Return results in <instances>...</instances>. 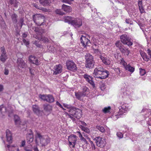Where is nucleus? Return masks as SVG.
<instances>
[{"instance_id": "31", "label": "nucleus", "mask_w": 151, "mask_h": 151, "mask_svg": "<svg viewBox=\"0 0 151 151\" xmlns=\"http://www.w3.org/2000/svg\"><path fill=\"white\" fill-rule=\"evenodd\" d=\"M126 70H128L129 72L133 73L134 70V68L131 66L129 64L127 65V66H126Z\"/></svg>"}, {"instance_id": "18", "label": "nucleus", "mask_w": 151, "mask_h": 151, "mask_svg": "<svg viewBox=\"0 0 151 151\" xmlns=\"http://www.w3.org/2000/svg\"><path fill=\"white\" fill-rule=\"evenodd\" d=\"M54 0H39L40 4L44 6H47L50 5L52 1Z\"/></svg>"}, {"instance_id": "19", "label": "nucleus", "mask_w": 151, "mask_h": 151, "mask_svg": "<svg viewBox=\"0 0 151 151\" xmlns=\"http://www.w3.org/2000/svg\"><path fill=\"white\" fill-rule=\"evenodd\" d=\"M62 9L67 13L70 12L72 10V8L70 6L64 4L62 5Z\"/></svg>"}, {"instance_id": "41", "label": "nucleus", "mask_w": 151, "mask_h": 151, "mask_svg": "<svg viewBox=\"0 0 151 151\" xmlns=\"http://www.w3.org/2000/svg\"><path fill=\"white\" fill-rule=\"evenodd\" d=\"M33 44L38 47H40L41 46V44L39 43V42L38 41H35L33 43Z\"/></svg>"}, {"instance_id": "5", "label": "nucleus", "mask_w": 151, "mask_h": 151, "mask_svg": "<svg viewBox=\"0 0 151 151\" xmlns=\"http://www.w3.org/2000/svg\"><path fill=\"white\" fill-rule=\"evenodd\" d=\"M34 22L38 25H43L44 22L45 17L40 14H36L32 16Z\"/></svg>"}, {"instance_id": "63", "label": "nucleus", "mask_w": 151, "mask_h": 151, "mask_svg": "<svg viewBox=\"0 0 151 151\" xmlns=\"http://www.w3.org/2000/svg\"><path fill=\"white\" fill-rule=\"evenodd\" d=\"M90 143L92 147V148L94 147V149H95V145L94 144L93 142L92 141L90 140Z\"/></svg>"}, {"instance_id": "12", "label": "nucleus", "mask_w": 151, "mask_h": 151, "mask_svg": "<svg viewBox=\"0 0 151 151\" xmlns=\"http://www.w3.org/2000/svg\"><path fill=\"white\" fill-rule=\"evenodd\" d=\"M17 65L19 69L26 68L27 65L24 60L21 58H18L17 60Z\"/></svg>"}, {"instance_id": "2", "label": "nucleus", "mask_w": 151, "mask_h": 151, "mask_svg": "<svg viewBox=\"0 0 151 151\" xmlns=\"http://www.w3.org/2000/svg\"><path fill=\"white\" fill-rule=\"evenodd\" d=\"M85 58L86 59L85 67L89 69L93 68L95 63L93 57L89 53L87 54L85 56Z\"/></svg>"}, {"instance_id": "15", "label": "nucleus", "mask_w": 151, "mask_h": 151, "mask_svg": "<svg viewBox=\"0 0 151 151\" xmlns=\"http://www.w3.org/2000/svg\"><path fill=\"white\" fill-rule=\"evenodd\" d=\"M6 132L7 141L9 143H12V137L11 132L9 129H7Z\"/></svg>"}, {"instance_id": "6", "label": "nucleus", "mask_w": 151, "mask_h": 151, "mask_svg": "<svg viewBox=\"0 0 151 151\" xmlns=\"http://www.w3.org/2000/svg\"><path fill=\"white\" fill-rule=\"evenodd\" d=\"M93 140L96 143L97 146L101 148L104 147L106 143L105 139L100 137H96L93 139Z\"/></svg>"}, {"instance_id": "34", "label": "nucleus", "mask_w": 151, "mask_h": 151, "mask_svg": "<svg viewBox=\"0 0 151 151\" xmlns=\"http://www.w3.org/2000/svg\"><path fill=\"white\" fill-rule=\"evenodd\" d=\"M102 61L106 65L110 64L111 63L110 61L106 58L104 57V59H103Z\"/></svg>"}, {"instance_id": "36", "label": "nucleus", "mask_w": 151, "mask_h": 151, "mask_svg": "<svg viewBox=\"0 0 151 151\" xmlns=\"http://www.w3.org/2000/svg\"><path fill=\"white\" fill-rule=\"evenodd\" d=\"M55 12L57 14H59L60 15H63L65 14L61 11L60 9H56Z\"/></svg>"}, {"instance_id": "20", "label": "nucleus", "mask_w": 151, "mask_h": 151, "mask_svg": "<svg viewBox=\"0 0 151 151\" xmlns=\"http://www.w3.org/2000/svg\"><path fill=\"white\" fill-rule=\"evenodd\" d=\"M86 95V93H83L82 92L75 93V96L76 98L81 101L83 100V98L85 97Z\"/></svg>"}, {"instance_id": "24", "label": "nucleus", "mask_w": 151, "mask_h": 151, "mask_svg": "<svg viewBox=\"0 0 151 151\" xmlns=\"http://www.w3.org/2000/svg\"><path fill=\"white\" fill-rule=\"evenodd\" d=\"M6 112V107L4 106L3 104L0 105V114L3 116Z\"/></svg>"}, {"instance_id": "46", "label": "nucleus", "mask_w": 151, "mask_h": 151, "mask_svg": "<svg viewBox=\"0 0 151 151\" xmlns=\"http://www.w3.org/2000/svg\"><path fill=\"white\" fill-rule=\"evenodd\" d=\"M91 80L89 81V82H88L92 86L93 88L95 87V84L93 81L92 80L93 78L91 77H90Z\"/></svg>"}, {"instance_id": "37", "label": "nucleus", "mask_w": 151, "mask_h": 151, "mask_svg": "<svg viewBox=\"0 0 151 151\" xmlns=\"http://www.w3.org/2000/svg\"><path fill=\"white\" fill-rule=\"evenodd\" d=\"M47 96L48 95H46L40 94L39 95V97L40 99H41L42 100L44 101H46L47 99Z\"/></svg>"}, {"instance_id": "22", "label": "nucleus", "mask_w": 151, "mask_h": 151, "mask_svg": "<svg viewBox=\"0 0 151 151\" xmlns=\"http://www.w3.org/2000/svg\"><path fill=\"white\" fill-rule=\"evenodd\" d=\"M17 18L18 16L15 13L12 14L11 15V18L14 24H16L17 22Z\"/></svg>"}, {"instance_id": "55", "label": "nucleus", "mask_w": 151, "mask_h": 151, "mask_svg": "<svg viewBox=\"0 0 151 151\" xmlns=\"http://www.w3.org/2000/svg\"><path fill=\"white\" fill-rule=\"evenodd\" d=\"M48 50L51 52H52L54 50V48L52 46H49L47 47Z\"/></svg>"}, {"instance_id": "33", "label": "nucleus", "mask_w": 151, "mask_h": 151, "mask_svg": "<svg viewBox=\"0 0 151 151\" xmlns=\"http://www.w3.org/2000/svg\"><path fill=\"white\" fill-rule=\"evenodd\" d=\"M83 130L84 132L87 133H89L90 132V131L89 129L86 127H85L84 126L82 125H81L80 127Z\"/></svg>"}, {"instance_id": "28", "label": "nucleus", "mask_w": 151, "mask_h": 151, "mask_svg": "<svg viewBox=\"0 0 151 151\" xmlns=\"http://www.w3.org/2000/svg\"><path fill=\"white\" fill-rule=\"evenodd\" d=\"M24 17H23L22 16L20 17L18 24L20 26L21 28L23 26V25L25 24H24Z\"/></svg>"}, {"instance_id": "13", "label": "nucleus", "mask_w": 151, "mask_h": 151, "mask_svg": "<svg viewBox=\"0 0 151 151\" xmlns=\"http://www.w3.org/2000/svg\"><path fill=\"white\" fill-rule=\"evenodd\" d=\"M80 40L82 45L84 47L89 46L91 43L90 40L83 35L81 36Z\"/></svg>"}, {"instance_id": "61", "label": "nucleus", "mask_w": 151, "mask_h": 151, "mask_svg": "<svg viewBox=\"0 0 151 151\" xmlns=\"http://www.w3.org/2000/svg\"><path fill=\"white\" fill-rule=\"evenodd\" d=\"M4 89V86L3 85L0 84V92H2Z\"/></svg>"}, {"instance_id": "48", "label": "nucleus", "mask_w": 151, "mask_h": 151, "mask_svg": "<svg viewBox=\"0 0 151 151\" xmlns=\"http://www.w3.org/2000/svg\"><path fill=\"white\" fill-rule=\"evenodd\" d=\"M95 70H96L99 71H101V72H103L105 70L104 68L102 67H99L98 68H96L95 69Z\"/></svg>"}, {"instance_id": "57", "label": "nucleus", "mask_w": 151, "mask_h": 151, "mask_svg": "<svg viewBox=\"0 0 151 151\" xmlns=\"http://www.w3.org/2000/svg\"><path fill=\"white\" fill-rule=\"evenodd\" d=\"M27 35L26 33H23L22 35V37L23 39H25L27 37Z\"/></svg>"}, {"instance_id": "27", "label": "nucleus", "mask_w": 151, "mask_h": 151, "mask_svg": "<svg viewBox=\"0 0 151 151\" xmlns=\"http://www.w3.org/2000/svg\"><path fill=\"white\" fill-rule=\"evenodd\" d=\"M76 137L77 136L76 135H73V136H70L68 138H70V139L72 140L73 142V145L72 146V148L75 147V145L76 144Z\"/></svg>"}, {"instance_id": "53", "label": "nucleus", "mask_w": 151, "mask_h": 151, "mask_svg": "<svg viewBox=\"0 0 151 151\" xmlns=\"http://www.w3.org/2000/svg\"><path fill=\"white\" fill-rule=\"evenodd\" d=\"M139 8L141 13H142L145 12L144 9L143 7V6H142L141 7H139Z\"/></svg>"}, {"instance_id": "32", "label": "nucleus", "mask_w": 151, "mask_h": 151, "mask_svg": "<svg viewBox=\"0 0 151 151\" xmlns=\"http://www.w3.org/2000/svg\"><path fill=\"white\" fill-rule=\"evenodd\" d=\"M62 70L60 67H58L56 65V68L55 69V71L54 72L53 74L54 75H57L58 74L60 73L61 72Z\"/></svg>"}, {"instance_id": "60", "label": "nucleus", "mask_w": 151, "mask_h": 151, "mask_svg": "<svg viewBox=\"0 0 151 151\" xmlns=\"http://www.w3.org/2000/svg\"><path fill=\"white\" fill-rule=\"evenodd\" d=\"M56 104L58 106L61 108H62L63 109L65 110V109H64L63 108L62 106L58 101H57L56 102Z\"/></svg>"}, {"instance_id": "59", "label": "nucleus", "mask_w": 151, "mask_h": 151, "mask_svg": "<svg viewBox=\"0 0 151 151\" xmlns=\"http://www.w3.org/2000/svg\"><path fill=\"white\" fill-rule=\"evenodd\" d=\"M25 144V140H23L21 142V144L20 145L21 147H24Z\"/></svg>"}, {"instance_id": "40", "label": "nucleus", "mask_w": 151, "mask_h": 151, "mask_svg": "<svg viewBox=\"0 0 151 151\" xmlns=\"http://www.w3.org/2000/svg\"><path fill=\"white\" fill-rule=\"evenodd\" d=\"M35 37L36 39H37L40 40H42V36L38 34L37 35H35Z\"/></svg>"}, {"instance_id": "45", "label": "nucleus", "mask_w": 151, "mask_h": 151, "mask_svg": "<svg viewBox=\"0 0 151 151\" xmlns=\"http://www.w3.org/2000/svg\"><path fill=\"white\" fill-rule=\"evenodd\" d=\"M73 0H62L61 1L62 2L64 3L70 4H71V2Z\"/></svg>"}, {"instance_id": "49", "label": "nucleus", "mask_w": 151, "mask_h": 151, "mask_svg": "<svg viewBox=\"0 0 151 151\" xmlns=\"http://www.w3.org/2000/svg\"><path fill=\"white\" fill-rule=\"evenodd\" d=\"M116 135L117 136L120 138H122L123 137V134L119 132H118L117 133Z\"/></svg>"}, {"instance_id": "30", "label": "nucleus", "mask_w": 151, "mask_h": 151, "mask_svg": "<svg viewBox=\"0 0 151 151\" xmlns=\"http://www.w3.org/2000/svg\"><path fill=\"white\" fill-rule=\"evenodd\" d=\"M140 54L143 60L146 61H148L149 60V58L147 54L145 52L140 53Z\"/></svg>"}, {"instance_id": "23", "label": "nucleus", "mask_w": 151, "mask_h": 151, "mask_svg": "<svg viewBox=\"0 0 151 151\" xmlns=\"http://www.w3.org/2000/svg\"><path fill=\"white\" fill-rule=\"evenodd\" d=\"M44 110L46 111L50 112L52 110V106L48 104H45L43 105Z\"/></svg>"}, {"instance_id": "35", "label": "nucleus", "mask_w": 151, "mask_h": 151, "mask_svg": "<svg viewBox=\"0 0 151 151\" xmlns=\"http://www.w3.org/2000/svg\"><path fill=\"white\" fill-rule=\"evenodd\" d=\"M111 109V107L110 106L105 107L103 110V112L105 113H109L110 112V110Z\"/></svg>"}, {"instance_id": "1", "label": "nucleus", "mask_w": 151, "mask_h": 151, "mask_svg": "<svg viewBox=\"0 0 151 151\" xmlns=\"http://www.w3.org/2000/svg\"><path fill=\"white\" fill-rule=\"evenodd\" d=\"M65 22H67L69 24H70L73 25L75 28H78L82 25V20L78 18H74L72 17L67 16L64 20Z\"/></svg>"}, {"instance_id": "4", "label": "nucleus", "mask_w": 151, "mask_h": 151, "mask_svg": "<svg viewBox=\"0 0 151 151\" xmlns=\"http://www.w3.org/2000/svg\"><path fill=\"white\" fill-rule=\"evenodd\" d=\"M116 46L118 47L122 54L128 56L130 53V51L128 48L125 47L120 41H117L115 43Z\"/></svg>"}, {"instance_id": "58", "label": "nucleus", "mask_w": 151, "mask_h": 151, "mask_svg": "<svg viewBox=\"0 0 151 151\" xmlns=\"http://www.w3.org/2000/svg\"><path fill=\"white\" fill-rule=\"evenodd\" d=\"M138 4L139 7H142V1H138Z\"/></svg>"}, {"instance_id": "11", "label": "nucleus", "mask_w": 151, "mask_h": 151, "mask_svg": "<svg viewBox=\"0 0 151 151\" xmlns=\"http://www.w3.org/2000/svg\"><path fill=\"white\" fill-rule=\"evenodd\" d=\"M1 55L0 60L3 63H4L7 59L6 52L4 46L1 47Z\"/></svg>"}, {"instance_id": "52", "label": "nucleus", "mask_w": 151, "mask_h": 151, "mask_svg": "<svg viewBox=\"0 0 151 151\" xmlns=\"http://www.w3.org/2000/svg\"><path fill=\"white\" fill-rule=\"evenodd\" d=\"M67 115H68L69 117L73 121H76V119L73 117L72 116V115L70 114V113H67Z\"/></svg>"}, {"instance_id": "29", "label": "nucleus", "mask_w": 151, "mask_h": 151, "mask_svg": "<svg viewBox=\"0 0 151 151\" xmlns=\"http://www.w3.org/2000/svg\"><path fill=\"white\" fill-rule=\"evenodd\" d=\"M46 101L49 103L53 102L54 101V99L52 95H48Z\"/></svg>"}, {"instance_id": "43", "label": "nucleus", "mask_w": 151, "mask_h": 151, "mask_svg": "<svg viewBox=\"0 0 151 151\" xmlns=\"http://www.w3.org/2000/svg\"><path fill=\"white\" fill-rule=\"evenodd\" d=\"M125 22L127 24H133V22L130 19H126L125 20Z\"/></svg>"}, {"instance_id": "14", "label": "nucleus", "mask_w": 151, "mask_h": 151, "mask_svg": "<svg viewBox=\"0 0 151 151\" xmlns=\"http://www.w3.org/2000/svg\"><path fill=\"white\" fill-rule=\"evenodd\" d=\"M29 132L30 133L26 135L27 142L29 144L32 142L34 139V136L32 130L30 129Z\"/></svg>"}, {"instance_id": "25", "label": "nucleus", "mask_w": 151, "mask_h": 151, "mask_svg": "<svg viewBox=\"0 0 151 151\" xmlns=\"http://www.w3.org/2000/svg\"><path fill=\"white\" fill-rule=\"evenodd\" d=\"M109 75V72L106 70H105L102 72V74L101 75V79H105L108 77Z\"/></svg>"}, {"instance_id": "39", "label": "nucleus", "mask_w": 151, "mask_h": 151, "mask_svg": "<svg viewBox=\"0 0 151 151\" xmlns=\"http://www.w3.org/2000/svg\"><path fill=\"white\" fill-rule=\"evenodd\" d=\"M90 77H91L90 76H88L87 74H85L84 76V78L86 79V80L88 82H89V81L91 80Z\"/></svg>"}, {"instance_id": "26", "label": "nucleus", "mask_w": 151, "mask_h": 151, "mask_svg": "<svg viewBox=\"0 0 151 151\" xmlns=\"http://www.w3.org/2000/svg\"><path fill=\"white\" fill-rule=\"evenodd\" d=\"M8 3L11 4H13L15 7H17V3L18 2H17V0H7Z\"/></svg>"}, {"instance_id": "56", "label": "nucleus", "mask_w": 151, "mask_h": 151, "mask_svg": "<svg viewBox=\"0 0 151 151\" xmlns=\"http://www.w3.org/2000/svg\"><path fill=\"white\" fill-rule=\"evenodd\" d=\"M9 70L6 69V68H5L4 70V73L5 75H7L9 74Z\"/></svg>"}, {"instance_id": "50", "label": "nucleus", "mask_w": 151, "mask_h": 151, "mask_svg": "<svg viewBox=\"0 0 151 151\" xmlns=\"http://www.w3.org/2000/svg\"><path fill=\"white\" fill-rule=\"evenodd\" d=\"M68 140L69 141V146L70 147V146L72 145V147L73 146V142H73V141L72 140H71V139H70V138H68Z\"/></svg>"}, {"instance_id": "51", "label": "nucleus", "mask_w": 151, "mask_h": 151, "mask_svg": "<svg viewBox=\"0 0 151 151\" xmlns=\"http://www.w3.org/2000/svg\"><path fill=\"white\" fill-rule=\"evenodd\" d=\"M24 149L25 151H32V148L26 147H24Z\"/></svg>"}, {"instance_id": "38", "label": "nucleus", "mask_w": 151, "mask_h": 151, "mask_svg": "<svg viewBox=\"0 0 151 151\" xmlns=\"http://www.w3.org/2000/svg\"><path fill=\"white\" fill-rule=\"evenodd\" d=\"M96 128L102 132H105V129L102 126L100 127L97 126L96 127Z\"/></svg>"}, {"instance_id": "47", "label": "nucleus", "mask_w": 151, "mask_h": 151, "mask_svg": "<svg viewBox=\"0 0 151 151\" xmlns=\"http://www.w3.org/2000/svg\"><path fill=\"white\" fill-rule=\"evenodd\" d=\"M22 41L24 44L26 45L27 47H28V46L29 45V41H27L25 39H23Z\"/></svg>"}, {"instance_id": "16", "label": "nucleus", "mask_w": 151, "mask_h": 151, "mask_svg": "<svg viewBox=\"0 0 151 151\" xmlns=\"http://www.w3.org/2000/svg\"><path fill=\"white\" fill-rule=\"evenodd\" d=\"M29 60L31 63L35 64L37 65H38L39 64V62H38V60L37 58L32 55L29 56Z\"/></svg>"}, {"instance_id": "44", "label": "nucleus", "mask_w": 151, "mask_h": 151, "mask_svg": "<svg viewBox=\"0 0 151 151\" xmlns=\"http://www.w3.org/2000/svg\"><path fill=\"white\" fill-rule=\"evenodd\" d=\"M140 74L141 76H143L146 73L145 70L144 69H142L141 68L140 69Z\"/></svg>"}, {"instance_id": "42", "label": "nucleus", "mask_w": 151, "mask_h": 151, "mask_svg": "<svg viewBox=\"0 0 151 151\" xmlns=\"http://www.w3.org/2000/svg\"><path fill=\"white\" fill-rule=\"evenodd\" d=\"M89 91V89L86 87L85 86L82 89V93H86V92H88Z\"/></svg>"}, {"instance_id": "3", "label": "nucleus", "mask_w": 151, "mask_h": 151, "mask_svg": "<svg viewBox=\"0 0 151 151\" xmlns=\"http://www.w3.org/2000/svg\"><path fill=\"white\" fill-rule=\"evenodd\" d=\"M70 114L78 119H80L82 116V111L79 109L73 107H71L70 109L68 111Z\"/></svg>"}, {"instance_id": "62", "label": "nucleus", "mask_w": 151, "mask_h": 151, "mask_svg": "<svg viewBox=\"0 0 151 151\" xmlns=\"http://www.w3.org/2000/svg\"><path fill=\"white\" fill-rule=\"evenodd\" d=\"M77 132L78 133L79 136V137H80L81 138V140H82V138H83L84 137H83V136H82V135L81 134V133L80 132L78 131Z\"/></svg>"}, {"instance_id": "17", "label": "nucleus", "mask_w": 151, "mask_h": 151, "mask_svg": "<svg viewBox=\"0 0 151 151\" xmlns=\"http://www.w3.org/2000/svg\"><path fill=\"white\" fill-rule=\"evenodd\" d=\"M14 120L15 125L17 127H19L21 123L19 117L17 115H14Z\"/></svg>"}, {"instance_id": "21", "label": "nucleus", "mask_w": 151, "mask_h": 151, "mask_svg": "<svg viewBox=\"0 0 151 151\" xmlns=\"http://www.w3.org/2000/svg\"><path fill=\"white\" fill-rule=\"evenodd\" d=\"M102 72L101 71H99L97 70H94L93 75L95 78H97L100 79L101 75L102 74Z\"/></svg>"}, {"instance_id": "64", "label": "nucleus", "mask_w": 151, "mask_h": 151, "mask_svg": "<svg viewBox=\"0 0 151 151\" xmlns=\"http://www.w3.org/2000/svg\"><path fill=\"white\" fill-rule=\"evenodd\" d=\"M115 71H116L118 73H120V70L119 68H115Z\"/></svg>"}, {"instance_id": "10", "label": "nucleus", "mask_w": 151, "mask_h": 151, "mask_svg": "<svg viewBox=\"0 0 151 151\" xmlns=\"http://www.w3.org/2000/svg\"><path fill=\"white\" fill-rule=\"evenodd\" d=\"M32 109L35 113L39 116H42L44 114L43 111L40 110L38 105L36 104L32 105Z\"/></svg>"}, {"instance_id": "9", "label": "nucleus", "mask_w": 151, "mask_h": 151, "mask_svg": "<svg viewBox=\"0 0 151 151\" xmlns=\"http://www.w3.org/2000/svg\"><path fill=\"white\" fill-rule=\"evenodd\" d=\"M67 69L71 71H75L77 70V67L75 64L71 60L68 61L66 63Z\"/></svg>"}, {"instance_id": "7", "label": "nucleus", "mask_w": 151, "mask_h": 151, "mask_svg": "<svg viewBox=\"0 0 151 151\" xmlns=\"http://www.w3.org/2000/svg\"><path fill=\"white\" fill-rule=\"evenodd\" d=\"M121 42L124 44L127 45L129 47L133 44L130 41V39L126 35H123L120 36Z\"/></svg>"}, {"instance_id": "54", "label": "nucleus", "mask_w": 151, "mask_h": 151, "mask_svg": "<svg viewBox=\"0 0 151 151\" xmlns=\"http://www.w3.org/2000/svg\"><path fill=\"white\" fill-rule=\"evenodd\" d=\"M121 62L122 63V65L126 69V66H127V63L124 61L123 59H122V60Z\"/></svg>"}, {"instance_id": "8", "label": "nucleus", "mask_w": 151, "mask_h": 151, "mask_svg": "<svg viewBox=\"0 0 151 151\" xmlns=\"http://www.w3.org/2000/svg\"><path fill=\"white\" fill-rule=\"evenodd\" d=\"M37 137L39 138L42 146H45L50 142V139L48 137L44 138L39 133H37Z\"/></svg>"}]
</instances>
